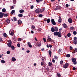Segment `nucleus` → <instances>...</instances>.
<instances>
[{"mask_svg":"<svg viewBox=\"0 0 77 77\" xmlns=\"http://www.w3.org/2000/svg\"><path fill=\"white\" fill-rule=\"evenodd\" d=\"M54 34L55 36H58V38H60L61 37L62 35H61V34H60V32H55Z\"/></svg>","mask_w":77,"mask_h":77,"instance_id":"1","label":"nucleus"},{"mask_svg":"<svg viewBox=\"0 0 77 77\" xmlns=\"http://www.w3.org/2000/svg\"><path fill=\"white\" fill-rule=\"evenodd\" d=\"M72 61L73 62L74 65H76L77 64V62H76V59L74 58H72Z\"/></svg>","mask_w":77,"mask_h":77,"instance_id":"2","label":"nucleus"},{"mask_svg":"<svg viewBox=\"0 0 77 77\" xmlns=\"http://www.w3.org/2000/svg\"><path fill=\"white\" fill-rule=\"evenodd\" d=\"M35 11L36 13H39V12H41V9L38 8L36 9L35 10Z\"/></svg>","mask_w":77,"mask_h":77,"instance_id":"3","label":"nucleus"},{"mask_svg":"<svg viewBox=\"0 0 77 77\" xmlns=\"http://www.w3.org/2000/svg\"><path fill=\"white\" fill-rule=\"evenodd\" d=\"M51 22L53 25H56V22L54 21V20L53 19H52L51 20Z\"/></svg>","mask_w":77,"mask_h":77,"instance_id":"4","label":"nucleus"},{"mask_svg":"<svg viewBox=\"0 0 77 77\" xmlns=\"http://www.w3.org/2000/svg\"><path fill=\"white\" fill-rule=\"evenodd\" d=\"M69 65V64L68 63H66L64 66H63V68H64L66 69V68Z\"/></svg>","mask_w":77,"mask_h":77,"instance_id":"5","label":"nucleus"},{"mask_svg":"<svg viewBox=\"0 0 77 77\" xmlns=\"http://www.w3.org/2000/svg\"><path fill=\"white\" fill-rule=\"evenodd\" d=\"M63 26L64 28H65V29H66L68 28V26L65 23L63 24Z\"/></svg>","mask_w":77,"mask_h":77,"instance_id":"6","label":"nucleus"},{"mask_svg":"<svg viewBox=\"0 0 77 77\" xmlns=\"http://www.w3.org/2000/svg\"><path fill=\"white\" fill-rule=\"evenodd\" d=\"M68 22L70 23H72V19L71 18H69L68 19Z\"/></svg>","mask_w":77,"mask_h":77,"instance_id":"7","label":"nucleus"},{"mask_svg":"<svg viewBox=\"0 0 77 77\" xmlns=\"http://www.w3.org/2000/svg\"><path fill=\"white\" fill-rule=\"evenodd\" d=\"M62 19H61V17L60 16L59 17V19L58 20V23H61V22L62 21Z\"/></svg>","mask_w":77,"mask_h":77,"instance_id":"8","label":"nucleus"},{"mask_svg":"<svg viewBox=\"0 0 77 77\" xmlns=\"http://www.w3.org/2000/svg\"><path fill=\"white\" fill-rule=\"evenodd\" d=\"M3 13L0 12V18H3Z\"/></svg>","mask_w":77,"mask_h":77,"instance_id":"9","label":"nucleus"},{"mask_svg":"<svg viewBox=\"0 0 77 77\" xmlns=\"http://www.w3.org/2000/svg\"><path fill=\"white\" fill-rule=\"evenodd\" d=\"M60 6H57L56 7V8H55V10H56V11L58 9H60Z\"/></svg>","mask_w":77,"mask_h":77,"instance_id":"10","label":"nucleus"},{"mask_svg":"<svg viewBox=\"0 0 77 77\" xmlns=\"http://www.w3.org/2000/svg\"><path fill=\"white\" fill-rule=\"evenodd\" d=\"M75 52H77V48H75V50H73V51L72 52V53H75Z\"/></svg>","mask_w":77,"mask_h":77,"instance_id":"11","label":"nucleus"},{"mask_svg":"<svg viewBox=\"0 0 77 77\" xmlns=\"http://www.w3.org/2000/svg\"><path fill=\"white\" fill-rule=\"evenodd\" d=\"M36 47L38 46V47H41V44L40 43H38L37 45H36Z\"/></svg>","mask_w":77,"mask_h":77,"instance_id":"12","label":"nucleus"},{"mask_svg":"<svg viewBox=\"0 0 77 77\" xmlns=\"http://www.w3.org/2000/svg\"><path fill=\"white\" fill-rule=\"evenodd\" d=\"M51 31L52 32H55L54 28L53 27H52L51 28Z\"/></svg>","mask_w":77,"mask_h":77,"instance_id":"13","label":"nucleus"},{"mask_svg":"<svg viewBox=\"0 0 77 77\" xmlns=\"http://www.w3.org/2000/svg\"><path fill=\"white\" fill-rule=\"evenodd\" d=\"M12 60L13 62H15L16 60V59L15 58L13 57L11 59Z\"/></svg>","mask_w":77,"mask_h":77,"instance_id":"14","label":"nucleus"},{"mask_svg":"<svg viewBox=\"0 0 77 77\" xmlns=\"http://www.w3.org/2000/svg\"><path fill=\"white\" fill-rule=\"evenodd\" d=\"M43 0H36V2H38V3H39L40 2H42Z\"/></svg>","mask_w":77,"mask_h":77,"instance_id":"15","label":"nucleus"},{"mask_svg":"<svg viewBox=\"0 0 77 77\" xmlns=\"http://www.w3.org/2000/svg\"><path fill=\"white\" fill-rule=\"evenodd\" d=\"M3 35L4 36V37H5V38H6V37H7V34H6V33H4L3 34Z\"/></svg>","mask_w":77,"mask_h":77,"instance_id":"16","label":"nucleus"},{"mask_svg":"<svg viewBox=\"0 0 77 77\" xmlns=\"http://www.w3.org/2000/svg\"><path fill=\"white\" fill-rule=\"evenodd\" d=\"M54 29H55V32L58 31V28H57V27H55L54 28Z\"/></svg>","mask_w":77,"mask_h":77,"instance_id":"17","label":"nucleus"},{"mask_svg":"<svg viewBox=\"0 0 77 77\" xmlns=\"http://www.w3.org/2000/svg\"><path fill=\"white\" fill-rule=\"evenodd\" d=\"M6 22L8 23V24H9L10 23V20L9 19L7 20H6Z\"/></svg>","mask_w":77,"mask_h":77,"instance_id":"18","label":"nucleus"},{"mask_svg":"<svg viewBox=\"0 0 77 77\" xmlns=\"http://www.w3.org/2000/svg\"><path fill=\"white\" fill-rule=\"evenodd\" d=\"M49 54L50 57H51V51H49Z\"/></svg>","mask_w":77,"mask_h":77,"instance_id":"19","label":"nucleus"},{"mask_svg":"<svg viewBox=\"0 0 77 77\" xmlns=\"http://www.w3.org/2000/svg\"><path fill=\"white\" fill-rule=\"evenodd\" d=\"M8 45L9 47H11V43H8Z\"/></svg>","mask_w":77,"mask_h":77,"instance_id":"20","label":"nucleus"},{"mask_svg":"<svg viewBox=\"0 0 77 77\" xmlns=\"http://www.w3.org/2000/svg\"><path fill=\"white\" fill-rule=\"evenodd\" d=\"M18 23L19 24H21L22 23V21L20 20H19L18 21Z\"/></svg>","mask_w":77,"mask_h":77,"instance_id":"21","label":"nucleus"},{"mask_svg":"<svg viewBox=\"0 0 77 77\" xmlns=\"http://www.w3.org/2000/svg\"><path fill=\"white\" fill-rule=\"evenodd\" d=\"M47 21V23H50V19H47V20H46Z\"/></svg>","mask_w":77,"mask_h":77,"instance_id":"22","label":"nucleus"},{"mask_svg":"<svg viewBox=\"0 0 77 77\" xmlns=\"http://www.w3.org/2000/svg\"><path fill=\"white\" fill-rule=\"evenodd\" d=\"M73 42L75 45H76V44H77V40H73Z\"/></svg>","mask_w":77,"mask_h":77,"instance_id":"23","label":"nucleus"},{"mask_svg":"<svg viewBox=\"0 0 77 77\" xmlns=\"http://www.w3.org/2000/svg\"><path fill=\"white\" fill-rule=\"evenodd\" d=\"M19 12L20 13H23V12H24V10H20Z\"/></svg>","mask_w":77,"mask_h":77,"instance_id":"24","label":"nucleus"},{"mask_svg":"<svg viewBox=\"0 0 77 77\" xmlns=\"http://www.w3.org/2000/svg\"><path fill=\"white\" fill-rule=\"evenodd\" d=\"M67 36H68V37H70V36H71V33H68L67 34Z\"/></svg>","mask_w":77,"mask_h":77,"instance_id":"25","label":"nucleus"},{"mask_svg":"<svg viewBox=\"0 0 77 77\" xmlns=\"http://www.w3.org/2000/svg\"><path fill=\"white\" fill-rule=\"evenodd\" d=\"M6 9L5 8H3L2 9V12H6Z\"/></svg>","mask_w":77,"mask_h":77,"instance_id":"26","label":"nucleus"},{"mask_svg":"<svg viewBox=\"0 0 77 77\" xmlns=\"http://www.w3.org/2000/svg\"><path fill=\"white\" fill-rule=\"evenodd\" d=\"M15 12V11L14 10H13L11 11V14H14V13Z\"/></svg>","mask_w":77,"mask_h":77,"instance_id":"27","label":"nucleus"},{"mask_svg":"<svg viewBox=\"0 0 77 77\" xmlns=\"http://www.w3.org/2000/svg\"><path fill=\"white\" fill-rule=\"evenodd\" d=\"M18 16L19 17H23V14H19Z\"/></svg>","mask_w":77,"mask_h":77,"instance_id":"28","label":"nucleus"},{"mask_svg":"<svg viewBox=\"0 0 77 77\" xmlns=\"http://www.w3.org/2000/svg\"><path fill=\"white\" fill-rule=\"evenodd\" d=\"M54 59H56V60H57V59H58V57L56 56H54Z\"/></svg>","mask_w":77,"mask_h":77,"instance_id":"29","label":"nucleus"},{"mask_svg":"<svg viewBox=\"0 0 77 77\" xmlns=\"http://www.w3.org/2000/svg\"><path fill=\"white\" fill-rule=\"evenodd\" d=\"M14 32H11L10 33V35H11V36H13L14 35Z\"/></svg>","mask_w":77,"mask_h":77,"instance_id":"30","label":"nucleus"},{"mask_svg":"<svg viewBox=\"0 0 77 77\" xmlns=\"http://www.w3.org/2000/svg\"><path fill=\"white\" fill-rule=\"evenodd\" d=\"M66 57H70V54H67L66 55Z\"/></svg>","mask_w":77,"mask_h":77,"instance_id":"31","label":"nucleus"},{"mask_svg":"<svg viewBox=\"0 0 77 77\" xmlns=\"http://www.w3.org/2000/svg\"><path fill=\"white\" fill-rule=\"evenodd\" d=\"M48 65L49 66H51L52 65V63L51 62H49L48 63Z\"/></svg>","mask_w":77,"mask_h":77,"instance_id":"32","label":"nucleus"},{"mask_svg":"<svg viewBox=\"0 0 77 77\" xmlns=\"http://www.w3.org/2000/svg\"><path fill=\"white\" fill-rule=\"evenodd\" d=\"M47 40H48V41H51V38H48Z\"/></svg>","mask_w":77,"mask_h":77,"instance_id":"33","label":"nucleus"},{"mask_svg":"<svg viewBox=\"0 0 77 77\" xmlns=\"http://www.w3.org/2000/svg\"><path fill=\"white\" fill-rule=\"evenodd\" d=\"M57 75L58 77H60V76H61V75H60V73H57Z\"/></svg>","mask_w":77,"mask_h":77,"instance_id":"34","label":"nucleus"},{"mask_svg":"<svg viewBox=\"0 0 77 77\" xmlns=\"http://www.w3.org/2000/svg\"><path fill=\"white\" fill-rule=\"evenodd\" d=\"M8 43H10V44H12V41H11V40H8Z\"/></svg>","mask_w":77,"mask_h":77,"instance_id":"35","label":"nucleus"},{"mask_svg":"<svg viewBox=\"0 0 77 77\" xmlns=\"http://www.w3.org/2000/svg\"><path fill=\"white\" fill-rule=\"evenodd\" d=\"M42 16H43L42 14H40L38 15L39 17H42Z\"/></svg>","mask_w":77,"mask_h":77,"instance_id":"36","label":"nucleus"},{"mask_svg":"<svg viewBox=\"0 0 77 77\" xmlns=\"http://www.w3.org/2000/svg\"><path fill=\"white\" fill-rule=\"evenodd\" d=\"M11 48L13 50H14V48H15V47L14 46H11Z\"/></svg>","mask_w":77,"mask_h":77,"instance_id":"37","label":"nucleus"},{"mask_svg":"<svg viewBox=\"0 0 77 77\" xmlns=\"http://www.w3.org/2000/svg\"><path fill=\"white\" fill-rule=\"evenodd\" d=\"M2 63H5V61L4 60H2L1 61Z\"/></svg>","mask_w":77,"mask_h":77,"instance_id":"38","label":"nucleus"},{"mask_svg":"<svg viewBox=\"0 0 77 77\" xmlns=\"http://www.w3.org/2000/svg\"><path fill=\"white\" fill-rule=\"evenodd\" d=\"M52 60L53 62V63H55V61L54 60V58H53V59H52Z\"/></svg>","mask_w":77,"mask_h":77,"instance_id":"39","label":"nucleus"},{"mask_svg":"<svg viewBox=\"0 0 77 77\" xmlns=\"http://www.w3.org/2000/svg\"><path fill=\"white\" fill-rule=\"evenodd\" d=\"M41 30H42V29L41 28H38V31L41 32Z\"/></svg>","mask_w":77,"mask_h":77,"instance_id":"40","label":"nucleus"},{"mask_svg":"<svg viewBox=\"0 0 77 77\" xmlns=\"http://www.w3.org/2000/svg\"><path fill=\"white\" fill-rule=\"evenodd\" d=\"M34 8V6H33V5H32L31 6L30 8L31 9H33Z\"/></svg>","mask_w":77,"mask_h":77,"instance_id":"41","label":"nucleus"},{"mask_svg":"<svg viewBox=\"0 0 77 77\" xmlns=\"http://www.w3.org/2000/svg\"><path fill=\"white\" fill-rule=\"evenodd\" d=\"M77 39V37H74V41H77L76 40Z\"/></svg>","mask_w":77,"mask_h":77,"instance_id":"42","label":"nucleus"},{"mask_svg":"<svg viewBox=\"0 0 77 77\" xmlns=\"http://www.w3.org/2000/svg\"><path fill=\"white\" fill-rule=\"evenodd\" d=\"M73 33L74 35H76V34H77V32H76V31H74Z\"/></svg>","mask_w":77,"mask_h":77,"instance_id":"43","label":"nucleus"},{"mask_svg":"<svg viewBox=\"0 0 77 77\" xmlns=\"http://www.w3.org/2000/svg\"><path fill=\"white\" fill-rule=\"evenodd\" d=\"M7 53L8 54H10V51H8L7 52Z\"/></svg>","mask_w":77,"mask_h":77,"instance_id":"44","label":"nucleus"},{"mask_svg":"<svg viewBox=\"0 0 77 77\" xmlns=\"http://www.w3.org/2000/svg\"><path fill=\"white\" fill-rule=\"evenodd\" d=\"M13 19L14 21H17V18H16V17H14Z\"/></svg>","mask_w":77,"mask_h":77,"instance_id":"45","label":"nucleus"},{"mask_svg":"<svg viewBox=\"0 0 77 77\" xmlns=\"http://www.w3.org/2000/svg\"><path fill=\"white\" fill-rule=\"evenodd\" d=\"M29 47H30V48H32V46L31 45H28Z\"/></svg>","mask_w":77,"mask_h":77,"instance_id":"46","label":"nucleus"},{"mask_svg":"<svg viewBox=\"0 0 77 77\" xmlns=\"http://www.w3.org/2000/svg\"><path fill=\"white\" fill-rule=\"evenodd\" d=\"M45 10V9L44 8H43L42 10V12H44V11Z\"/></svg>","mask_w":77,"mask_h":77,"instance_id":"47","label":"nucleus"},{"mask_svg":"<svg viewBox=\"0 0 77 77\" xmlns=\"http://www.w3.org/2000/svg\"><path fill=\"white\" fill-rule=\"evenodd\" d=\"M17 46L18 47H20V44L19 43L17 44Z\"/></svg>","mask_w":77,"mask_h":77,"instance_id":"48","label":"nucleus"},{"mask_svg":"<svg viewBox=\"0 0 77 77\" xmlns=\"http://www.w3.org/2000/svg\"><path fill=\"white\" fill-rule=\"evenodd\" d=\"M43 41H44V42H46V39L45 38H43Z\"/></svg>","mask_w":77,"mask_h":77,"instance_id":"49","label":"nucleus"},{"mask_svg":"<svg viewBox=\"0 0 77 77\" xmlns=\"http://www.w3.org/2000/svg\"><path fill=\"white\" fill-rule=\"evenodd\" d=\"M18 41H21V38H19L18 39Z\"/></svg>","mask_w":77,"mask_h":77,"instance_id":"50","label":"nucleus"},{"mask_svg":"<svg viewBox=\"0 0 77 77\" xmlns=\"http://www.w3.org/2000/svg\"><path fill=\"white\" fill-rule=\"evenodd\" d=\"M61 51H62V49H59V51H58L59 53H60V52Z\"/></svg>","mask_w":77,"mask_h":77,"instance_id":"51","label":"nucleus"},{"mask_svg":"<svg viewBox=\"0 0 77 77\" xmlns=\"http://www.w3.org/2000/svg\"><path fill=\"white\" fill-rule=\"evenodd\" d=\"M26 53H30V51L29 50L26 51Z\"/></svg>","mask_w":77,"mask_h":77,"instance_id":"52","label":"nucleus"},{"mask_svg":"<svg viewBox=\"0 0 77 77\" xmlns=\"http://www.w3.org/2000/svg\"><path fill=\"white\" fill-rule=\"evenodd\" d=\"M60 63L61 64H62V63H63V61L62 60L60 61Z\"/></svg>","mask_w":77,"mask_h":77,"instance_id":"53","label":"nucleus"},{"mask_svg":"<svg viewBox=\"0 0 77 77\" xmlns=\"http://www.w3.org/2000/svg\"><path fill=\"white\" fill-rule=\"evenodd\" d=\"M70 29H71V30H72V29H74V27L72 26L70 28Z\"/></svg>","mask_w":77,"mask_h":77,"instance_id":"54","label":"nucleus"},{"mask_svg":"<svg viewBox=\"0 0 77 77\" xmlns=\"http://www.w3.org/2000/svg\"><path fill=\"white\" fill-rule=\"evenodd\" d=\"M76 69V68L75 67H73V70L74 71Z\"/></svg>","mask_w":77,"mask_h":77,"instance_id":"55","label":"nucleus"},{"mask_svg":"<svg viewBox=\"0 0 77 77\" xmlns=\"http://www.w3.org/2000/svg\"><path fill=\"white\" fill-rule=\"evenodd\" d=\"M72 46H70V49L71 50H72Z\"/></svg>","mask_w":77,"mask_h":77,"instance_id":"56","label":"nucleus"},{"mask_svg":"<svg viewBox=\"0 0 77 77\" xmlns=\"http://www.w3.org/2000/svg\"><path fill=\"white\" fill-rule=\"evenodd\" d=\"M41 65L42 66L43 65H44V63L43 62L41 63Z\"/></svg>","mask_w":77,"mask_h":77,"instance_id":"57","label":"nucleus"},{"mask_svg":"<svg viewBox=\"0 0 77 77\" xmlns=\"http://www.w3.org/2000/svg\"><path fill=\"white\" fill-rule=\"evenodd\" d=\"M66 7H68L69 6V5H68V4H66Z\"/></svg>","mask_w":77,"mask_h":77,"instance_id":"58","label":"nucleus"},{"mask_svg":"<svg viewBox=\"0 0 77 77\" xmlns=\"http://www.w3.org/2000/svg\"><path fill=\"white\" fill-rule=\"evenodd\" d=\"M35 39L36 41H38V39H37V38H36V37L35 38Z\"/></svg>","mask_w":77,"mask_h":77,"instance_id":"59","label":"nucleus"},{"mask_svg":"<svg viewBox=\"0 0 77 77\" xmlns=\"http://www.w3.org/2000/svg\"><path fill=\"white\" fill-rule=\"evenodd\" d=\"M32 29H35V27L34 26H32Z\"/></svg>","mask_w":77,"mask_h":77,"instance_id":"60","label":"nucleus"},{"mask_svg":"<svg viewBox=\"0 0 77 77\" xmlns=\"http://www.w3.org/2000/svg\"><path fill=\"white\" fill-rule=\"evenodd\" d=\"M49 47H50V48H51V47H52V45H49Z\"/></svg>","mask_w":77,"mask_h":77,"instance_id":"61","label":"nucleus"},{"mask_svg":"<svg viewBox=\"0 0 77 77\" xmlns=\"http://www.w3.org/2000/svg\"><path fill=\"white\" fill-rule=\"evenodd\" d=\"M5 17H8V15L7 14H5Z\"/></svg>","mask_w":77,"mask_h":77,"instance_id":"62","label":"nucleus"},{"mask_svg":"<svg viewBox=\"0 0 77 77\" xmlns=\"http://www.w3.org/2000/svg\"><path fill=\"white\" fill-rule=\"evenodd\" d=\"M62 30V29H59V32H60V31H61V30Z\"/></svg>","mask_w":77,"mask_h":77,"instance_id":"63","label":"nucleus"},{"mask_svg":"<svg viewBox=\"0 0 77 77\" xmlns=\"http://www.w3.org/2000/svg\"><path fill=\"white\" fill-rule=\"evenodd\" d=\"M47 47L48 48H49V46L48 45V44H47Z\"/></svg>","mask_w":77,"mask_h":77,"instance_id":"64","label":"nucleus"}]
</instances>
